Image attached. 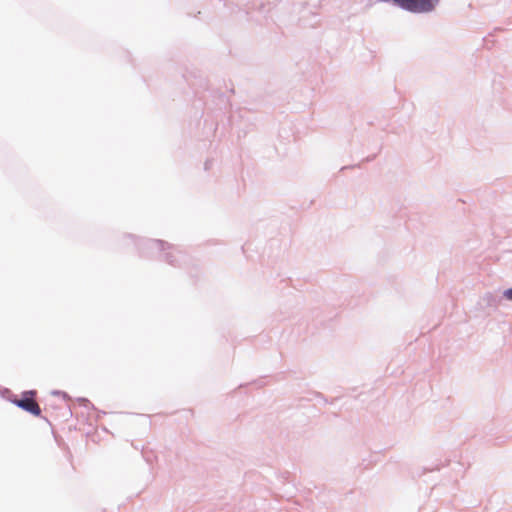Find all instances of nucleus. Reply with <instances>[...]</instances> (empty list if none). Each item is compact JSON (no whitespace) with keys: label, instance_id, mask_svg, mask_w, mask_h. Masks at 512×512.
<instances>
[{"label":"nucleus","instance_id":"0eeeda50","mask_svg":"<svg viewBox=\"0 0 512 512\" xmlns=\"http://www.w3.org/2000/svg\"><path fill=\"white\" fill-rule=\"evenodd\" d=\"M485 299L487 300L488 305H492V302H495V297L490 293L486 294Z\"/></svg>","mask_w":512,"mask_h":512},{"label":"nucleus","instance_id":"6e6552de","mask_svg":"<svg viewBox=\"0 0 512 512\" xmlns=\"http://www.w3.org/2000/svg\"><path fill=\"white\" fill-rule=\"evenodd\" d=\"M210 164H211V163H210V161H208V160L205 162V170H208V169H209Z\"/></svg>","mask_w":512,"mask_h":512},{"label":"nucleus","instance_id":"39448f33","mask_svg":"<svg viewBox=\"0 0 512 512\" xmlns=\"http://www.w3.org/2000/svg\"><path fill=\"white\" fill-rule=\"evenodd\" d=\"M503 297L508 301H512V287L503 291Z\"/></svg>","mask_w":512,"mask_h":512},{"label":"nucleus","instance_id":"423d86ee","mask_svg":"<svg viewBox=\"0 0 512 512\" xmlns=\"http://www.w3.org/2000/svg\"><path fill=\"white\" fill-rule=\"evenodd\" d=\"M52 395H61L64 399H67L69 397L66 392L60 390L52 391Z\"/></svg>","mask_w":512,"mask_h":512},{"label":"nucleus","instance_id":"20e7f679","mask_svg":"<svg viewBox=\"0 0 512 512\" xmlns=\"http://www.w3.org/2000/svg\"><path fill=\"white\" fill-rule=\"evenodd\" d=\"M78 402L85 408H94V405L87 398H78Z\"/></svg>","mask_w":512,"mask_h":512},{"label":"nucleus","instance_id":"7ed1b4c3","mask_svg":"<svg viewBox=\"0 0 512 512\" xmlns=\"http://www.w3.org/2000/svg\"><path fill=\"white\" fill-rule=\"evenodd\" d=\"M1 396L8 400L10 402V399H13L14 397H17V395H15L10 389L8 388H4L2 391H1Z\"/></svg>","mask_w":512,"mask_h":512},{"label":"nucleus","instance_id":"f257e3e1","mask_svg":"<svg viewBox=\"0 0 512 512\" xmlns=\"http://www.w3.org/2000/svg\"><path fill=\"white\" fill-rule=\"evenodd\" d=\"M123 239L131 241L142 257L159 255L162 260L174 267H182L190 261L187 254L163 240L139 238L134 234H125Z\"/></svg>","mask_w":512,"mask_h":512},{"label":"nucleus","instance_id":"f03ea898","mask_svg":"<svg viewBox=\"0 0 512 512\" xmlns=\"http://www.w3.org/2000/svg\"><path fill=\"white\" fill-rule=\"evenodd\" d=\"M36 396V390H25L21 393L20 399L18 397H14L13 399H10V402L33 416L41 417V408L35 402Z\"/></svg>","mask_w":512,"mask_h":512}]
</instances>
